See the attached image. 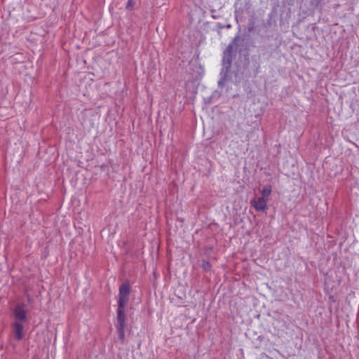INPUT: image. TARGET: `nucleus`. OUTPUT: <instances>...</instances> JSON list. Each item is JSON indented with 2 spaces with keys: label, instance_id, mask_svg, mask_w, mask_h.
<instances>
[{
  "label": "nucleus",
  "instance_id": "1",
  "mask_svg": "<svg viewBox=\"0 0 359 359\" xmlns=\"http://www.w3.org/2000/svg\"><path fill=\"white\" fill-rule=\"evenodd\" d=\"M125 308L122 306H118L117 309V323L116 325L118 337L122 341L125 339V327L126 317L125 314Z\"/></svg>",
  "mask_w": 359,
  "mask_h": 359
},
{
  "label": "nucleus",
  "instance_id": "2",
  "mask_svg": "<svg viewBox=\"0 0 359 359\" xmlns=\"http://www.w3.org/2000/svg\"><path fill=\"white\" fill-rule=\"evenodd\" d=\"M27 311L24 304L17 305L13 309L14 320L13 323L20 324H27L28 318L27 316Z\"/></svg>",
  "mask_w": 359,
  "mask_h": 359
},
{
  "label": "nucleus",
  "instance_id": "3",
  "mask_svg": "<svg viewBox=\"0 0 359 359\" xmlns=\"http://www.w3.org/2000/svg\"><path fill=\"white\" fill-rule=\"evenodd\" d=\"M130 292L128 283H123L119 287L118 306L126 307L128 302V296Z\"/></svg>",
  "mask_w": 359,
  "mask_h": 359
},
{
  "label": "nucleus",
  "instance_id": "4",
  "mask_svg": "<svg viewBox=\"0 0 359 359\" xmlns=\"http://www.w3.org/2000/svg\"><path fill=\"white\" fill-rule=\"evenodd\" d=\"M26 324L13 323L12 328L14 337L17 340H21L25 337V326Z\"/></svg>",
  "mask_w": 359,
  "mask_h": 359
},
{
  "label": "nucleus",
  "instance_id": "5",
  "mask_svg": "<svg viewBox=\"0 0 359 359\" xmlns=\"http://www.w3.org/2000/svg\"><path fill=\"white\" fill-rule=\"evenodd\" d=\"M267 202L268 198L264 197H259L251 201L252 205L257 211L265 210L267 208Z\"/></svg>",
  "mask_w": 359,
  "mask_h": 359
},
{
  "label": "nucleus",
  "instance_id": "6",
  "mask_svg": "<svg viewBox=\"0 0 359 359\" xmlns=\"http://www.w3.org/2000/svg\"><path fill=\"white\" fill-rule=\"evenodd\" d=\"M271 189L269 187H265L261 191V194L262 195V197H264L265 198H267V197L271 194Z\"/></svg>",
  "mask_w": 359,
  "mask_h": 359
},
{
  "label": "nucleus",
  "instance_id": "7",
  "mask_svg": "<svg viewBox=\"0 0 359 359\" xmlns=\"http://www.w3.org/2000/svg\"><path fill=\"white\" fill-rule=\"evenodd\" d=\"M134 6H135V2L133 0H128L126 8L128 10H131L133 8Z\"/></svg>",
  "mask_w": 359,
  "mask_h": 359
},
{
  "label": "nucleus",
  "instance_id": "8",
  "mask_svg": "<svg viewBox=\"0 0 359 359\" xmlns=\"http://www.w3.org/2000/svg\"><path fill=\"white\" fill-rule=\"evenodd\" d=\"M231 47L229 46L228 47V48H227V50L230 52V51H231Z\"/></svg>",
  "mask_w": 359,
  "mask_h": 359
}]
</instances>
